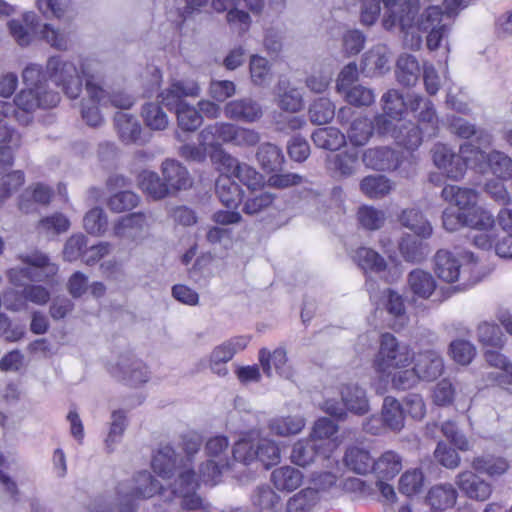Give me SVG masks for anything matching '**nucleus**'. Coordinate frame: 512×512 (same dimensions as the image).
<instances>
[{"instance_id": "obj_1", "label": "nucleus", "mask_w": 512, "mask_h": 512, "mask_svg": "<svg viewBox=\"0 0 512 512\" xmlns=\"http://www.w3.org/2000/svg\"><path fill=\"white\" fill-rule=\"evenodd\" d=\"M99 63L92 58H78L76 62L61 57L49 58L44 72L36 64L28 65L22 73L25 88L16 96L13 110L17 120L23 124L30 121L28 114L38 108H52L60 101L58 92L47 90L49 79L62 88L67 97L77 98L82 91L81 76L86 79L87 98L82 101L81 114L85 122L93 127L103 122L101 109L108 106L107 92L96 81Z\"/></svg>"}, {"instance_id": "obj_2", "label": "nucleus", "mask_w": 512, "mask_h": 512, "mask_svg": "<svg viewBox=\"0 0 512 512\" xmlns=\"http://www.w3.org/2000/svg\"><path fill=\"white\" fill-rule=\"evenodd\" d=\"M384 12L382 27L389 32L398 31L403 45L411 50H419L426 33V45L431 51L445 47L449 51L448 36L451 24L445 22L469 5L468 0H444V11L440 6H428L420 13L419 0H383Z\"/></svg>"}, {"instance_id": "obj_3", "label": "nucleus", "mask_w": 512, "mask_h": 512, "mask_svg": "<svg viewBox=\"0 0 512 512\" xmlns=\"http://www.w3.org/2000/svg\"><path fill=\"white\" fill-rule=\"evenodd\" d=\"M211 160L220 172L216 181L217 196L228 208H237L242 199V190L232 177L239 179L250 190H256L264 185V178L260 173L248 164L239 163L224 150L213 153Z\"/></svg>"}, {"instance_id": "obj_4", "label": "nucleus", "mask_w": 512, "mask_h": 512, "mask_svg": "<svg viewBox=\"0 0 512 512\" xmlns=\"http://www.w3.org/2000/svg\"><path fill=\"white\" fill-rule=\"evenodd\" d=\"M417 94H407L406 100L395 89L387 91L382 96L384 115L375 119V127L379 134L390 135L398 145L407 150H414L421 144V137L414 124L407 123L401 118L406 107L410 108V100Z\"/></svg>"}, {"instance_id": "obj_5", "label": "nucleus", "mask_w": 512, "mask_h": 512, "mask_svg": "<svg viewBox=\"0 0 512 512\" xmlns=\"http://www.w3.org/2000/svg\"><path fill=\"white\" fill-rule=\"evenodd\" d=\"M431 152L434 165L452 180H460L467 168L483 172L486 167L484 151L471 143L461 145L458 152L447 144L437 143Z\"/></svg>"}, {"instance_id": "obj_6", "label": "nucleus", "mask_w": 512, "mask_h": 512, "mask_svg": "<svg viewBox=\"0 0 512 512\" xmlns=\"http://www.w3.org/2000/svg\"><path fill=\"white\" fill-rule=\"evenodd\" d=\"M184 450L187 454L186 460L177 461L175 452L170 445H162L158 448L152 458L151 466L153 471L163 480H169L176 473L177 477L174 479L173 488L176 483H179V474L182 471H189V476H186L184 486L186 483L195 479L200 484V479L197 477L190 466V457L197 453L201 441L198 435L186 436L183 441Z\"/></svg>"}, {"instance_id": "obj_7", "label": "nucleus", "mask_w": 512, "mask_h": 512, "mask_svg": "<svg viewBox=\"0 0 512 512\" xmlns=\"http://www.w3.org/2000/svg\"><path fill=\"white\" fill-rule=\"evenodd\" d=\"M199 93L198 84L189 80L175 81L159 95L168 109H175L178 126L184 131H194L202 124L199 112L183 100L184 97H196Z\"/></svg>"}, {"instance_id": "obj_8", "label": "nucleus", "mask_w": 512, "mask_h": 512, "mask_svg": "<svg viewBox=\"0 0 512 512\" xmlns=\"http://www.w3.org/2000/svg\"><path fill=\"white\" fill-rule=\"evenodd\" d=\"M476 260L471 252L439 250L434 257V271L438 278L447 283L461 281L470 286L479 281L475 275Z\"/></svg>"}, {"instance_id": "obj_9", "label": "nucleus", "mask_w": 512, "mask_h": 512, "mask_svg": "<svg viewBox=\"0 0 512 512\" xmlns=\"http://www.w3.org/2000/svg\"><path fill=\"white\" fill-rule=\"evenodd\" d=\"M413 360V351L409 345L401 343L390 334L384 333L379 340V349L373 359V368L382 378L393 377L402 370H408Z\"/></svg>"}, {"instance_id": "obj_10", "label": "nucleus", "mask_w": 512, "mask_h": 512, "mask_svg": "<svg viewBox=\"0 0 512 512\" xmlns=\"http://www.w3.org/2000/svg\"><path fill=\"white\" fill-rule=\"evenodd\" d=\"M413 366L402 370L393 377V387L400 390L410 389L420 381L432 382L444 372V360L435 350L413 352Z\"/></svg>"}, {"instance_id": "obj_11", "label": "nucleus", "mask_w": 512, "mask_h": 512, "mask_svg": "<svg viewBox=\"0 0 512 512\" xmlns=\"http://www.w3.org/2000/svg\"><path fill=\"white\" fill-rule=\"evenodd\" d=\"M173 484L170 483V491L167 492L162 485L155 480L147 471L137 473L128 483H122L117 490V509L119 512H135L137 499L151 498L156 494H161L165 500H170Z\"/></svg>"}, {"instance_id": "obj_12", "label": "nucleus", "mask_w": 512, "mask_h": 512, "mask_svg": "<svg viewBox=\"0 0 512 512\" xmlns=\"http://www.w3.org/2000/svg\"><path fill=\"white\" fill-rule=\"evenodd\" d=\"M233 457L246 465L259 460L266 468L280 462L281 453L277 443L268 438H259L256 431L249 432L235 444Z\"/></svg>"}, {"instance_id": "obj_13", "label": "nucleus", "mask_w": 512, "mask_h": 512, "mask_svg": "<svg viewBox=\"0 0 512 512\" xmlns=\"http://www.w3.org/2000/svg\"><path fill=\"white\" fill-rule=\"evenodd\" d=\"M237 125L218 122L205 127L199 134V147L185 145L182 155L192 160L201 161L206 154L210 156L217 150H223L221 145L233 144Z\"/></svg>"}, {"instance_id": "obj_14", "label": "nucleus", "mask_w": 512, "mask_h": 512, "mask_svg": "<svg viewBox=\"0 0 512 512\" xmlns=\"http://www.w3.org/2000/svg\"><path fill=\"white\" fill-rule=\"evenodd\" d=\"M441 195L446 202L458 208V213H454L451 209L443 212V226L447 231L457 230L461 227L464 214H470L473 209L479 207L477 205L479 195L473 189L447 185L443 188Z\"/></svg>"}, {"instance_id": "obj_15", "label": "nucleus", "mask_w": 512, "mask_h": 512, "mask_svg": "<svg viewBox=\"0 0 512 512\" xmlns=\"http://www.w3.org/2000/svg\"><path fill=\"white\" fill-rule=\"evenodd\" d=\"M207 461L199 471L200 482L214 486L221 480L222 473L230 466L229 442L224 436H215L206 443Z\"/></svg>"}, {"instance_id": "obj_16", "label": "nucleus", "mask_w": 512, "mask_h": 512, "mask_svg": "<svg viewBox=\"0 0 512 512\" xmlns=\"http://www.w3.org/2000/svg\"><path fill=\"white\" fill-rule=\"evenodd\" d=\"M461 226L471 229L470 239L475 247L482 250H491L497 236L496 218L488 209L479 206L470 214H464Z\"/></svg>"}, {"instance_id": "obj_17", "label": "nucleus", "mask_w": 512, "mask_h": 512, "mask_svg": "<svg viewBox=\"0 0 512 512\" xmlns=\"http://www.w3.org/2000/svg\"><path fill=\"white\" fill-rule=\"evenodd\" d=\"M341 402L326 398L321 409L331 416L342 418L346 410L357 415L366 414L369 411V401L363 388L356 384H348L341 389Z\"/></svg>"}, {"instance_id": "obj_18", "label": "nucleus", "mask_w": 512, "mask_h": 512, "mask_svg": "<svg viewBox=\"0 0 512 512\" xmlns=\"http://www.w3.org/2000/svg\"><path fill=\"white\" fill-rule=\"evenodd\" d=\"M22 261L24 267L12 268L7 273L10 282L15 286H22L27 280L46 281L58 271L57 265L50 263L41 253H34Z\"/></svg>"}, {"instance_id": "obj_19", "label": "nucleus", "mask_w": 512, "mask_h": 512, "mask_svg": "<svg viewBox=\"0 0 512 512\" xmlns=\"http://www.w3.org/2000/svg\"><path fill=\"white\" fill-rule=\"evenodd\" d=\"M484 358L488 366L494 369L486 374L485 380L506 391L500 396L512 394V360L503 353L490 350L484 352Z\"/></svg>"}, {"instance_id": "obj_20", "label": "nucleus", "mask_w": 512, "mask_h": 512, "mask_svg": "<svg viewBox=\"0 0 512 512\" xmlns=\"http://www.w3.org/2000/svg\"><path fill=\"white\" fill-rule=\"evenodd\" d=\"M150 218L143 213H132L120 218L113 226L116 237L122 241L140 243L149 236Z\"/></svg>"}, {"instance_id": "obj_21", "label": "nucleus", "mask_w": 512, "mask_h": 512, "mask_svg": "<svg viewBox=\"0 0 512 512\" xmlns=\"http://www.w3.org/2000/svg\"><path fill=\"white\" fill-rule=\"evenodd\" d=\"M391 264L388 266L384 259L374 250L366 247H361L355 251L353 260L358 264L359 267L365 272L371 273H386L384 275L387 281H393L401 275V270L398 264L395 263V259L392 255H389Z\"/></svg>"}, {"instance_id": "obj_22", "label": "nucleus", "mask_w": 512, "mask_h": 512, "mask_svg": "<svg viewBox=\"0 0 512 512\" xmlns=\"http://www.w3.org/2000/svg\"><path fill=\"white\" fill-rule=\"evenodd\" d=\"M455 483L463 495L473 501L485 502L493 493V485L471 470L460 472Z\"/></svg>"}, {"instance_id": "obj_23", "label": "nucleus", "mask_w": 512, "mask_h": 512, "mask_svg": "<svg viewBox=\"0 0 512 512\" xmlns=\"http://www.w3.org/2000/svg\"><path fill=\"white\" fill-rule=\"evenodd\" d=\"M410 109L418 112L419 127H414L418 130L419 135L425 134L429 137L435 136L439 129V119L436 116L433 104L431 101L424 99L420 95L413 96L410 100ZM422 138V136H420Z\"/></svg>"}, {"instance_id": "obj_24", "label": "nucleus", "mask_w": 512, "mask_h": 512, "mask_svg": "<svg viewBox=\"0 0 512 512\" xmlns=\"http://www.w3.org/2000/svg\"><path fill=\"white\" fill-rule=\"evenodd\" d=\"M50 299V293L42 286L31 285L23 290V295H17L13 291L4 294V305L12 311H20L26 308V301L37 305H44Z\"/></svg>"}, {"instance_id": "obj_25", "label": "nucleus", "mask_w": 512, "mask_h": 512, "mask_svg": "<svg viewBox=\"0 0 512 512\" xmlns=\"http://www.w3.org/2000/svg\"><path fill=\"white\" fill-rule=\"evenodd\" d=\"M408 289L413 301L428 300L436 293L437 281L430 272L415 269L408 275Z\"/></svg>"}, {"instance_id": "obj_26", "label": "nucleus", "mask_w": 512, "mask_h": 512, "mask_svg": "<svg viewBox=\"0 0 512 512\" xmlns=\"http://www.w3.org/2000/svg\"><path fill=\"white\" fill-rule=\"evenodd\" d=\"M224 114L229 119L252 123L262 117L263 111L257 101L245 98L228 102Z\"/></svg>"}, {"instance_id": "obj_27", "label": "nucleus", "mask_w": 512, "mask_h": 512, "mask_svg": "<svg viewBox=\"0 0 512 512\" xmlns=\"http://www.w3.org/2000/svg\"><path fill=\"white\" fill-rule=\"evenodd\" d=\"M458 492L450 483L433 485L426 495V503L434 511L444 512L454 507L457 502Z\"/></svg>"}, {"instance_id": "obj_28", "label": "nucleus", "mask_w": 512, "mask_h": 512, "mask_svg": "<svg viewBox=\"0 0 512 512\" xmlns=\"http://www.w3.org/2000/svg\"><path fill=\"white\" fill-rule=\"evenodd\" d=\"M389 62V48L384 44H377L364 54L362 71L367 76L380 75L389 70Z\"/></svg>"}, {"instance_id": "obj_29", "label": "nucleus", "mask_w": 512, "mask_h": 512, "mask_svg": "<svg viewBox=\"0 0 512 512\" xmlns=\"http://www.w3.org/2000/svg\"><path fill=\"white\" fill-rule=\"evenodd\" d=\"M259 362L268 377L273 375V371L284 378L292 376L291 368L287 365L286 351L283 348H277L273 353H270L266 348L261 349L259 351Z\"/></svg>"}, {"instance_id": "obj_30", "label": "nucleus", "mask_w": 512, "mask_h": 512, "mask_svg": "<svg viewBox=\"0 0 512 512\" xmlns=\"http://www.w3.org/2000/svg\"><path fill=\"white\" fill-rule=\"evenodd\" d=\"M337 431L338 426L332 420L322 417L313 424L309 437L330 455L340 444L336 437L333 438Z\"/></svg>"}, {"instance_id": "obj_31", "label": "nucleus", "mask_w": 512, "mask_h": 512, "mask_svg": "<svg viewBox=\"0 0 512 512\" xmlns=\"http://www.w3.org/2000/svg\"><path fill=\"white\" fill-rule=\"evenodd\" d=\"M317 455L329 457L322 445L311 441V438L301 439L294 443L290 454V460L297 466L306 467L312 464Z\"/></svg>"}, {"instance_id": "obj_32", "label": "nucleus", "mask_w": 512, "mask_h": 512, "mask_svg": "<svg viewBox=\"0 0 512 512\" xmlns=\"http://www.w3.org/2000/svg\"><path fill=\"white\" fill-rule=\"evenodd\" d=\"M112 373L133 386L144 384L150 379V372L147 366L137 359L122 361Z\"/></svg>"}, {"instance_id": "obj_33", "label": "nucleus", "mask_w": 512, "mask_h": 512, "mask_svg": "<svg viewBox=\"0 0 512 512\" xmlns=\"http://www.w3.org/2000/svg\"><path fill=\"white\" fill-rule=\"evenodd\" d=\"M363 162L367 167L375 170L396 169L402 164L399 156L386 147L366 150Z\"/></svg>"}, {"instance_id": "obj_34", "label": "nucleus", "mask_w": 512, "mask_h": 512, "mask_svg": "<svg viewBox=\"0 0 512 512\" xmlns=\"http://www.w3.org/2000/svg\"><path fill=\"white\" fill-rule=\"evenodd\" d=\"M305 425L306 419L300 414L276 416L268 423L271 433L280 437L297 435L301 433Z\"/></svg>"}, {"instance_id": "obj_35", "label": "nucleus", "mask_w": 512, "mask_h": 512, "mask_svg": "<svg viewBox=\"0 0 512 512\" xmlns=\"http://www.w3.org/2000/svg\"><path fill=\"white\" fill-rule=\"evenodd\" d=\"M303 473L292 466H282L271 473V482L282 492H293L303 483Z\"/></svg>"}, {"instance_id": "obj_36", "label": "nucleus", "mask_w": 512, "mask_h": 512, "mask_svg": "<svg viewBox=\"0 0 512 512\" xmlns=\"http://www.w3.org/2000/svg\"><path fill=\"white\" fill-rule=\"evenodd\" d=\"M278 106L287 112L296 113L303 108L302 94L286 80H280L275 88Z\"/></svg>"}, {"instance_id": "obj_37", "label": "nucleus", "mask_w": 512, "mask_h": 512, "mask_svg": "<svg viewBox=\"0 0 512 512\" xmlns=\"http://www.w3.org/2000/svg\"><path fill=\"white\" fill-rule=\"evenodd\" d=\"M162 173L169 190H182L191 186L187 169L174 160L163 162Z\"/></svg>"}, {"instance_id": "obj_38", "label": "nucleus", "mask_w": 512, "mask_h": 512, "mask_svg": "<svg viewBox=\"0 0 512 512\" xmlns=\"http://www.w3.org/2000/svg\"><path fill=\"white\" fill-rule=\"evenodd\" d=\"M402 469V458L394 451H386L373 463V472L377 479H393Z\"/></svg>"}, {"instance_id": "obj_39", "label": "nucleus", "mask_w": 512, "mask_h": 512, "mask_svg": "<svg viewBox=\"0 0 512 512\" xmlns=\"http://www.w3.org/2000/svg\"><path fill=\"white\" fill-rule=\"evenodd\" d=\"M400 223L423 239L429 238L433 232L430 222L420 210L415 208L404 210L400 215Z\"/></svg>"}, {"instance_id": "obj_40", "label": "nucleus", "mask_w": 512, "mask_h": 512, "mask_svg": "<svg viewBox=\"0 0 512 512\" xmlns=\"http://www.w3.org/2000/svg\"><path fill=\"white\" fill-rule=\"evenodd\" d=\"M420 65L415 56L401 54L396 63V77L399 83L413 86L419 79Z\"/></svg>"}, {"instance_id": "obj_41", "label": "nucleus", "mask_w": 512, "mask_h": 512, "mask_svg": "<svg viewBox=\"0 0 512 512\" xmlns=\"http://www.w3.org/2000/svg\"><path fill=\"white\" fill-rule=\"evenodd\" d=\"M484 163L486 165L485 173L489 170L494 176L500 180H509L512 178V159L505 153L493 151L490 154L484 152Z\"/></svg>"}, {"instance_id": "obj_42", "label": "nucleus", "mask_w": 512, "mask_h": 512, "mask_svg": "<svg viewBox=\"0 0 512 512\" xmlns=\"http://www.w3.org/2000/svg\"><path fill=\"white\" fill-rule=\"evenodd\" d=\"M472 468L490 477H498L505 474L509 469V463L502 457L493 455H482L475 457L471 462Z\"/></svg>"}, {"instance_id": "obj_43", "label": "nucleus", "mask_w": 512, "mask_h": 512, "mask_svg": "<svg viewBox=\"0 0 512 512\" xmlns=\"http://www.w3.org/2000/svg\"><path fill=\"white\" fill-rule=\"evenodd\" d=\"M36 20L37 16L35 13L26 12L23 15L24 24L19 20H11L8 22L10 33L19 45L26 46L31 42Z\"/></svg>"}, {"instance_id": "obj_44", "label": "nucleus", "mask_w": 512, "mask_h": 512, "mask_svg": "<svg viewBox=\"0 0 512 512\" xmlns=\"http://www.w3.org/2000/svg\"><path fill=\"white\" fill-rule=\"evenodd\" d=\"M382 422L394 432L404 427V415L401 404L393 397H386L382 407Z\"/></svg>"}, {"instance_id": "obj_45", "label": "nucleus", "mask_w": 512, "mask_h": 512, "mask_svg": "<svg viewBox=\"0 0 512 512\" xmlns=\"http://www.w3.org/2000/svg\"><path fill=\"white\" fill-rule=\"evenodd\" d=\"M346 466L357 474H367L373 471V463L369 452L359 447H351L344 458Z\"/></svg>"}, {"instance_id": "obj_46", "label": "nucleus", "mask_w": 512, "mask_h": 512, "mask_svg": "<svg viewBox=\"0 0 512 512\" xmlns=\"http://www.w3.org/2000/svg\"><path fill=\"white\" fill-rule=\"evenodd\" d=\"M138 185L141 190L152 199L158 200L166 197L169 188L160 181L159 176L152 171H143L138 176Z\"/></svg>"}, {"instance_id": "obj_47", "label": "nucleus", "mask_w": 512, "mask_h": 512, "mask_svg": "<svg viewBox=\"0 0 512 512\" xmlns=\"http://www.w3.org/2000/svg\"><path fill=\"white\" fill-rule=\"evenodd\" d=\"M312 139L316 146L328 150H337L345 143L344 134L334 127L318 128L312 134Z\"/></svg>"}, {"instance_id": "obj_48", "label": "nucleus", "mask_w": 512, "mask_h": 512, "mask_svg": "<svg viewBox=\"0 0 512 512\" xmlns=\"http://www.w3.org/2000/svg\"><path fill=\"white\" fill-rule=\"evenodd\" d=\"M476 334L478 342L484 347L502 348L505 344V337L495 323H479Z\"/></svg>"}, {"instance_id": "obj_49", "label": "nucleus", "mask_w": 512, "mask_h": 512, "mask_svg": "<svg viewBox=\"0 0 512 512\" xmlns=\"http://www.w3.org/2000/svg\"><path fill=\"white\" fill-rule=\"evenodd\" d=\"M115 125L124 142H134L138 139L141 126L132 115L126 112H118L115 116Z\"/></svg>"}, {"instance_id": "obj_50", "label": "nucleus", "mask_w": 512, "mask_h": 512, "mask_svg": "<svg viewBox=\"0 0 512 512\" xmlns=\"http://www.w3.org/2000/svg\"><path fill=\"white\" fill-rule=\"evenodd\" d=\"M360 189L370 198H382L390 193L393 184L382 175L367 176L361 181Z\"/></svg>"}, {"instance_id": "obj_51", "label": "nucleus", "mask_w": 512, "mask_h": 512, "mask_svg": "<svg viewBox=\"0 0 512 512\" xmlns=\"http://www.w3.org/2000/svg\"><path fill=\"white\" fill-rule=\"evenodd\" d=\"M257 160L263 170L272 172L281 167L284 161V156L277 146L265 143L259 147Z\"/></svg>"}, {"instance_id": "obj_52", "label": "nucleus", "mask_w": 512, "mask_h": 512, "mask_svg": "<svg viewBox=\"0 0 512 512\" xmlns=\"http://www.w3.org/2000/svg\"><path fill=\"white\" fill-rule=\"evenodd\" d=\"M424 481L425 477L421 469H408L399 478L398 489L400 493L410 497L422 491Z\"/></svg>"}, {"instance_id": "obj_53", "label": "nucleus", "mask_w": 512, "mask_h": 512, "mask_svg": "<svg viewBox=\"0 0 512 512\" xmlns=\"http://www.w3.org/2000/svg\"><path fill=\"white\" fill-rule=\"evenodd\" d=\"M69 228V219L59 212L42 218L38 223L39 233L46 236H56L65 233Z\"/></svg>"}, {"instance_id": "obj_54", "label": "nucleus", "mask_w": 512, "mask_h": 512, "mask_svg": "<svg viewBox=\"0 0 512 512\" xmlns=\"http://www.w3.org/2000/svg\"><path fill=\"white\" fill-rule=\"evenodd\" d=\"M233 358L229 348L222 342L221 344L214 347L209 355L208 366L210 370L220 376L224 377L228 374V368L226 364Z\"/></svg>"}, {"instance_id": "obj_55", "label": "nucleus", "mask_w": 512, "mask_h": 512, "mask_svg": "<svg viewBox=\"0 0 512 512\" xmlns=\"http://www.w3.org/2000/svg\"><path fill=\"white\" fill-rule=\"evenodd\" d=\"M125 428V413L122 410L113 411L109 432L105 439V446L108 451H113L115 446L121 441Z\"/></svg>"}, {"instance_id": "obj_56", "label": "nucleus", "mask_w": 512, "mask_h": 512, "mask_svg": "<svg viewBox=\"0 0 512 512\" xmlns=\"http://www.w3.org/2000/svg\"><path fill=\"white\" fill-rule=\"evenodd\" d=\"M449 353L456 363L467 366L476 356V347L470 341L456 339L451 342Z\"/></svg>"}, {"instance_id": "obj_57", "label": "nucleus", "mask_w": 512, "mask_h": 512, "mask_svg": "<svg viewBox=\"0 0 512 512\" xmlns=\"http://www.w3.org/2000/svg\"><path fill=\"white\" fill-rule=\"evenodd\" d=\"M381 305L388 311L390 315L398 319L399 326L404 325L405 307L403 298L400 294L391 289L385 290L381 297Z\"/></svg>"}, {"instance_id": "obj_58", "label": "nucleus", "mask_w": 512, "mask_h": 512, "mask_svg": "<svg viewBox=\"0 0 512 512\" xmlns=\"http://www.w3.org/2000/svg\"><path fill=\"white\" fill-rule=\"evenodd\" d=\"M142 117L151 130H164L169 123L167 114L156 103L146 104L142 111Z\"/></svg>"}, {"instance_id": "obj_59", "label": "nucleus", "mask_w": 512, "mask_h": 512, "mask_svg": "<svg viewBox=\"0 0 512 512\" xmlns=\"http://www.w3.org/2000/svg\"><path fill=\"white\" fill-rule=\"evenodd\" d=\"M317 501V492L307 487L292 496L287 503V512H307Z\"/></svg>"}, {"instance_id": "obj_60", "label": "nucleus", "mask_w": 512, "mask_h": 512, "mask_svg": "<svg viewBox=\"0 0 512 512\" xmlns=\"http://www.w3.org/2000/svg\"><path fill=\"white\" fill-rule=\"evenodd\" d=\"M84 229L91 235H101L107 229V217L101 208L88 211L83 219Z\"/></svg>"}, {"instance_id": "obj_61", "label": "nucleus", "mask_w": 512, "mask_h": 512, "mask_svg": "<svg viewBox=\"0 0 512 512\" xmlns=\"http://www.w3.org/2000/svg\"><path fill=\"white\" fill-rule=\"evenodd\" d=\"M330 168L342 176H350L356 172L359 163L356 153H341L329 160Z\"/></svg>"}, {"instance_id": "obj_62", "label": "nucleus", "mask_w": 512, "mask_h": 512, "mask_svg": "<svg viewBox=\"0 0 512 512\" xmlns=\"http://www.w3.org/2000/svg\"><path fill=\"white\" fill-rule=\"evenodd\" d=\"M359 223L366 229L376 230L383 226L385 222V214L382 210L372 206H362L358 213Z\"/></svg>"}, {"instance_id": "obj_63", "label": "nucleus", "mask_w": 512, "mask_h": 512, "mask_svg": "<svg viewBox=\"0 0 512 512\" xmlns=\"http://www.w3.org/2000/svg\"><path fill=\"white\" fill-rule=\"evenodd\" d=\"M250 75L254 84L265 85L271 80L270 66L264 57L253 55L250 59Z\"/></svg>"}, {"instance_id": "obj_64", "label": "nucleus", "mask_w": 512, "mask_h": 512, "mask_svg": "<svg viewBox=\"0 0 512 512\" xmlns=\"http://www.w3.org/2000/svg\"><path fill=\"white\" fill-rule=\"evenodd\" d=\"M309 114L312 122L326 124L333 119L335 107L329 99L321 98L313 103Z\"/></svg>"}]
</instances>
